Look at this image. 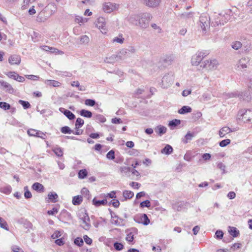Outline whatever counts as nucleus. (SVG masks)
I'll return each instance as SVG.
<instances>
[{
	"instance_id": "obj_26",
	"label": "nucleus",
	"mask_w": 252,
	"mask_h": 252,
	"mask_svg": "<svg viewBox=\"0 0 252 252\" xmlns=\"http://www.w3.org/2000/svg\"><path fill=\"white\" fill-rule=\"evenodd\" d=\"M141 222L145 225H148L150 223V220L145 214H143L140 216Z\"/></svg>"
},
{
	"instance_id": "obj_10",
	"label": "nucleus",
	"mask_w": 252,
	"mask_h": 252,
	"mask_svg": "<svg viewBox=\"0 0 252 252\" xmlns=\"http://www.w3.org/2000/svg\"><path fill=\"white\" fill-rule=\"evenodd\" d=\"M0 84L2 87L3 90L9 94H13L14 93V90L12 86L8 82L1 80L0 81Z\"/></svg>"
},
{
	"instance_id": "obj_39",
	"label": "nucleus",
	"mask_w": 252,
	"mask_h": 252,
	"mask_svg": "<svg viewBox=\"0 0 252 252\" xmlns=\"http://www.w3.org/2000/svg\"><path fill=\"white\" fill-rule=\"evenodd\" d=\"M88 172L86 169L80 170L78 172V176L79 179H82L86 177Z\"/></svg>"
},
{
	"instance_id": "obj_50",
	"label": "nucleus",
	"mask_w": 252,
	"mask_h": 252,
	"mask_svg": "<svg viewBox=\"0 0 252 252\" xmlns=\"http://www.w3.org/2000/svg\"><path fill=\"white\" fill-rule=\"evenodd\" d=\"M19 103L21 104L25 109L29 108L31 105L28 101L20 100Z\"/></svg>"
},
{
	"instance_id": "obj_63",
	"label": "nucleus",
	"mask_w": 252,
	"mask_h": 252,
	"mask_svg": "<svg viewBox=\"0 0 252 252\" xmlns=\"http://www.w3.org/2000/svg\"><path fill=\"white\" fill-rule=\"evenodd\" d=\"M50 52L55 53V54H63V51H60L58 49H57L55 48H53V47H51V49L50 50Z\"/></svg>"
},
{
	"instance_id": "obj_36",
	"label": "nucleus",
	"mask_w": 252,
	"mask_h": 252,
	"mask_svg": "<svg viewBox=\"0 0 252 252\" xmlns=\"http://www.w3.org/2000/svg\"><path fill=\"white\" fill-rule=\"evenodd\" d=\"M174 60V57L172 55H166L163 58V61L165 63H170Z\"/></svg>"
},
{
	"instance_id": "obj_8",
	"label": "nucleus",
	"mask_w": 252,
	"mask_h": 252,
	"mask_svg": "<svg viewBox=\"0 0 252 252\" xmlns=\"http://www.w3.org/2000/svg\"><path fill=\"white\" fill-rule=\"evenodd\" d=\"M119 7V4L110 2L104 3L102 6L103 11L108 13L118 9Z\"/></svg>"
},
{
	"instance_id": "obj_24",
	"label": "nucleus",
	"mask_w": 252,
	"mask_h": 252,
	"mask_svg": "<svg viewBox=\"0 0 252 252\" xmlns=\"http://www.w3.org/2000/svg\"><path fill=\"white\" fill-rule=\"evenodd\" d=\"M93 203L94 205L96 207L100 206L101 205H105L107 203V201L106 199H103L102 200H97L95 198H94L93 200Z\"/></svg>"
},
{
	"instance_id": "obj_18",
	"label": "nucleus",
	"mask_w": 252,
	"mask_h": 252,
	"mask_svg": "<svg viewBox=\"0 0 252 252\" xmlns=\"http://www.w3.org/2000/svg\"><path fill=\"white\" fill-rule=\"evenodd\" d=\"M125 40V38L123 37V35L121 33L119 34L118 36L114 37L112 40V42L113 43H117L119 44H122L124 43Z\"/></svg>"
},
{
	"instance_id": "obj_12",
	"label": "nucleus",
	"mask_w": 252,
	"mask_h": 252,
	"mask_svg": "<svg viewBox=\"0 0 252 252\" xmlns=\"http://www.w3.org/2000/svg\"><path fill=\"white\" fill-rule=\"evenodd\" d=\"M234 130H232L228 126H224L221 128L219 131V135L220 137H224L227 134H229Z\"/></svg>"
},
{
	"instance_id": "obj_15",
	"label": "nucleus",
	"mask_w": 252,
	"mask_h": 252,
	"mask_svg": "<svg viewBox=\"0 0 252 252\" xmlns=\"http://www.w3.org/2000/svg\"><path fill=\"white\" fill-rule=\"evenodd\" d=\"M118 60H125L129 57L128 51L126 49H123L116 55Z\"/></svg>"
},
{
	"instance_id": "obj_51",
	"label": "nucleus",
	"mask_w": 252,
	"mask_h": 252,
	"mask_svg": "<svg viewBox=\"0 0 252 252\" xmlns=\"http://www.w3.org/2000/svg\"><path fill=\"white\" fill-rule=\"evenodd\" d=\"M106 158L109 159L113 160L115 159V152L113 150L110 151L106 155Z\"/></svg>"
},
{
	"instance_id": "obj_41",
	"label": "nucleus",
	"mask_w": 252,
	"mask_h": 252,
	"mask_svg": "<svg viewBox=\"0 0 252 252\" xmlns=\"http://www.w3.org/2000/svg\"><path fill=\"white\" fill-rule=\"evenodd\" d=\"M44 13V12L43 11H41L39 13V14L37 17V18H36V20L38 22H44L47 19V18L43 17Z\"/></svg>"
},
{
	"instance_id": "obj_45",
	"label": "nucleus",
	"mask_w": 252,
	"mask_h": 252,
	"mask_svg": "<svg viewBox=\"0 0 252 252\" xmlns=\"http://www.w3.org/2000/svg\"><path fill=\"white\" fill-rule=\"evenodd\" d=\"M89 41V37L86 35H82L80 37V42L81 44H88Z\"/></svg>"
},
{
	"instance_id": "obj_11",
	"label": "nucleus",
	"mask_w": 252,
	"mask_h": 252,
	"mask_svg": "<svg viewBox=\"0 0 252 252\" xmlns=\"http://www.w3.org/2000/svg\"><path fill=\"white\" fill-rule=\"evenodd\" d=\"M95 25L100 30H105L106 20L102 17H99L95 22Z\"/></svg>"
},
{
	"instance_id": "obj_23",
	"label": "nucleus",
	"mask_w": 252,
	"mask_h": 252,
	"mask_svg": "<svg viewBox=\"0 0 252 252\" xmlns=\"http://www.w3.org/2000/svg\"><path fill=\"white\" fill-rule=\"evenodd\" d=\"M231 46L233 49L238 50L242 47L243 45L239 41H234L231 42Z\"/></svg>"
},
{
	"instance_id": "obj_29",
	"label": "nucleus",
	"mask_w": 252,
	"mask_h": 252,
	"mask_svg": "<svg viewBox=\"0 0 252 252\" xmlns=\"http://www.w3.org/2000/svg\"><path fill=\"white\" fill-rule=\"evenodd\" d=\"M228 232L232 236H237L239 234V230L235 227L229 226Z\"/></svg>"
},
{
	"instance_id": "obj_4",
	"label": "nucleus",
	"mask_w": 252,
	"mask_h": 252,
	"mask_svg": "<svg viewBox=\"0 0 252 252\" xmlns=\"http://www.w3.org/2000/svg\"><path fill=\"white\" fill-rule=\"evenodd\" d=\"M206 56V53L204 51H197L194 55H193L190 60V63L192 66H198L199 64H201V61Z\"/></svg>"
},
{
	"instance_id": "obj_30",
	"label": "nucleus",
	"mask_w": 252,
	"mask_h": 252,
	"mask_svg": "<svg viewBox=\"0 0 252 252\" xmlns=\"http://www.w3.org/2000/svg\"><path fill=\"white\" fill-rule=\"evenodd\" d=\"M191 108L188 106H184L178 111V113L181 114H184L187 113L191 112Z\"/></svg>"
},
{
	"instance_id": "obj_60",
	"label": "nucleus",
	"mask_w": 252,
	"mask_h": 252,
	"mask_svg": "<svg viewBox=\"0 0 252 252\" xmlns=\"http://www.w3.org/2000/svg\"><path fill=\"white\" fill-rule=\"evenodd\" d=\"M11 249L12 252H24L22 249L17 246H13Z\"/></svg>"
},
{
	"instance_id": "obj_35",
	"label": "nucleus",
	"mask_w": 252,
	"mask_h": 252,
	"mask_svg": "<svg viewBox=\"0 0 252 252\" xmlns=\"http://www.w3.org/2000/svg\"><path fill=\"white\" fill-rule=\"evenodd\" d=\"M223 16L221 15H219V17L216 19V21L214 23V26H219V25H223L224 23H226V21H223L222 19Z\"/></svg>"
},
{
	"instance_id": "obj_61",
	"label": "nucleus",
	"mask_w": 252,
	"mask_h": 252,
	"mask_svg": "<svg viewBox=\"0 0 252 252\" xmlns=\"http://www.w3.org/2000/svg\"><path fill=\"white\" fill-rule=\"evenodd\" d=\"M55 243L58 246H61L64 244V241L63 237H62L60 239H58L55 241Z\"/></svg>"
},
{
	"instance_id": "obj_27",
	"label": "nucleus",
	"mask_w": 252,
	"mask_h": 252,
	"mask_svg": "<svg viewBox=\"0 0 252 252\" xmlns=\"http://www.w3.org/2000/svg\"><path fill=\"white\" fill-rule=\"evenodd\" d=\"M123 195L126 200L131 199L133 197L134 193L131 191L125 190L123 192Z\"/></svg>"
},
{
	"instance_id": "obj_20",
	"label": "nucleus",
	"mask_w": 252,
	"mask_h": 252,
	"mask_svg": "<svg viewBox=\"0 0 252 252\" xmlns=\"http://www.w3.org/2000/svg\"><path fill=\"white\" fill-rule=\"evenodd\" d=\"M43 81L46 85L55 87H59L61 85L60 82L56 80H45Z\"/></svg>"
},
{
	"instance_id": "obj_55",
	"label": "nucleus",
	"mask_w": 252,
	"mask_h": 252,
	"mask_svg": "<svg viewBox=\"0 0 252 252\" xmlns=\"http://www.w3.org/2000/svg\"><path fill=\"white\" fill-rule=\"evenodd\" d=\"M0 107L4 110H8L10 109V105L5 102H0Z\"/></svg>"
},
{
	"instance_id": "obj_21",
	"label": "nucleus",
	"mask_w": 252,
	"mask_h": 252,
	"mask_svg": "<svg viewBox=\"0 0 252 252\" xmlns=\"http://www.w3.org/2000/svg\"><path fill=\"white\" fill-rule=\"evenodd\" d=\"M173 149L172 147L168 144H167L165 147L161 150V153L165 155H170L172 153Z\"/></svg>"
},
{
	"instance_id": "obj_5",
	"label": "nucleus",
	"mask_w": 252,
	"mask_h": 252,
	"mask_svg": "<svg viewBox=\"0 0 252 252\" xmlns=\"http://www.w3.org/2000/svg\"><path fill=\"white\" fill-rule=\"evenodd\" d=\"M239 115L240 116L239 119H241L244 122L252 123V110H241Z\"/></svg>"
},
{
	"instance_id": "obj_3",
	"label": "nucleus",
	"mask_w": 252,
	"mask_h": 252,
	"mask_svg": "<svg viewBox=\"0 0 252 252\" xmlns=\"http://www.w3.org/2000/svg\"><path fill=\"white\" fill-rule=\"evenodd\" d=\"M139 17L138 26L143 29L147 28L149 26V22L152 18L151 14L149 13H143L139 14Z\"/></svg>"
},
{
	"instance_id": "obj_42",
	"label": "nucleus",
	"mask_w": 252,
	"mask_h": 252,
	"mask_svg": "<svg viewBox=\"0 0 252 252\" xmlns=\"http://www.w3.org/2000/svg\"><path fill=\"white\" fill-rule=\"evenodd\" d=\"M53 151L58 157H62L63 155V149L60 147H56L53 150Z\"/></svg>"
},
{
	"instance_id": "obj_48",
	"label": "nucleus",
	"mask_w": 252,
	"mask_h": 252,
	"mask_svg": "<svg viewBox=\"0 0 252 252\" xmlns=\"http://www.w3.org/2000/svg\"><path fill=\"white\" fill-rule=\"evenodd\" d=\"M230 142H231V141L230 139H224V140L221 141L219 143V145H220V146L221 147H224L226 146L227 145H229L230 143Z\"/></svg>"
},
{
	"instance_id": "obj_22",
	"label": "nucleus",
	"mask_w": 252,
	"mask_h": 252,
	"mask_svg": "<svg viewBox=\"0 0 252 252\" xmlns=\"http://www.w3.org/2000/svg\"><path fill=\"white\" fill-rule=\"evenodd\" d=\"M32 188L33 189L39 191V192H43L44 191V187L43 186L39 183H35L32 186Z\"/></svg>"
},
{
	"instance_id": "obj_1",
	"label": "nucleus",
	"mask_w": 252,
	"mask_h": 252,
	"mask_svg": "<svg viewBox=\"0 0 252 252\" xmlns=\"http://www.w3.org/2000/svg\"><path fill=\"white\" fill-rule=\"evenodd\" d=\"M219 64L218 61L215 59L205 60L201 63L198 70L204 69L207 71L214 70L218 68Z\"/></svg>"
},
{
	"instance_id": "obj_56",
	"label": "nucleus",
	"mask_w": 252,
	"mask_h": 252,
	"mask_svg": "<svg viewBox=\"0 0 252 252\" xmlns=\"http://www.w3.org/2000/svg\"><path fill=\"white\" fill-rule=\"evenodd\" d=\"M95 102L93 99H87L85 101V104L86 105L93 106L95 105Z\"/></svg>"
},
{
	"instance_id": "obj_46",
	"label": "nucleus",
	"mask_w": 252,
	"mask_h": 252,
	"mask_svg": "<svg viewBox=\"0 0 252 252\" xmlns=\"http://www.w3.org/2000/svg\"><path fill=\"white\" fill-rule=\"evenodd\" d=\"M137 230L135 228H131L127 230V236H134L136 234Z\"/></svg>"
},
{
	"instance_id": "obj_2",
	"label": "nucleus",
	"mask_w": 252,
	"mask_h": 252,
	"mask_svg": "<svg viewBox=\"0 0 252 252\" xmlns=\"http://www.w3.org/2000/svg\"><path fill=\"white\" fill-rule=\"evenodd\" d=\"M78 216L81 220V225L86 230L91 226L90 218L85 209L80 210L78 212Z\"/></svg>"
},
{
	"instance_id": "obj_33",
	"label": "nucleus",
	"mask_w": 252,
	"mask_h": 252,
	"mask_svg": "<svg viewBox=\"0 0 252 252\" xmlns=\"http://www.w3.org/2000/svg\"><path fill=\"white\" fill-rule=\"evenodd\" d=\"M240 98L244 100L249 101L250 100L251 97L249 93L248 92H246L242 93V94L240 95Z\"/></svg>"
},
{
	"instance_id": "obj_49",
	"label": "nucleus",
	"mask_w": 252,
	"mask_h": 252,
	"mask_svg": "<svg viewBox=\"0 0 252 252\" xmlns=\"http://www.w3.org/2000/svg\"><path fill=\"white\" fill-rule=\"evenodd\" d=\"M24 196L27 199L31 198L32 196L31 192L29 190L28 187L26 186L24 187Z\"/></svg>"
},
{
	"instance_id": "obj_62",
	"label": "nucleus",
	"mask_w": 252,
	"mask_h": 252,
	"mask_svg": "<svg viewBox=\"0 0 252 252\" xmlns=\"http://www.w3.org/2000/svg\"><path fill=\"white\" fill-rule=\"evenodd\" d=\"M129 185L134 189H138L140 187L141 185L135 182H132L130 183Z\"/></svg>"
},
{
	"instance_id": "obj_40",
	"label": "nucleus",
	"mask_w": 252,
	"mask_h": 252,
	"mask_svg": "<svg viewBox=\"0 0 252 252\" xmlns=\"http://www.w3.org/2000/svg\"><path fill=\"white\" fill-rule=\"evenodd\" d=\"M88 19L85 18H83V17L79 16H76L75 17V22L78 24H80L81 23H84L87 22Z\"/></svg>"
},
{
	"instance_id": "obj_52",
	"label": "nucleus",
	"mask_w": 252,
	"mask_h": 252,
	"mask_svg": "<svg viewBox=\"0 0 252 252\" xmlns=\"http://www.w3.org/2000/svg\"><path fill=\"white\" fill-rule=\"evenodd\" d=\"M114 247L117 251H121L124 249V245L122 243L116 242L114 244Z\"/></svg>"
},
{
	"instance_id": "obj_34",
	"label": "nucleus",
	"mask_w": 252,
	"mask_h": 252,
	"mask_svg": "<svg viewBox=\"0 0 252 252\" xmlns=\"http://www.w3.org/2000/svg\"><path fill=\"white\" fill-rule=\"evenodd\" d=\"M193 134L190 131L188 132L187 134L185 135V138L182 140V141L184 143H188L189 141L191 140L193 137Z\"/></svg>"
},
{
	"instance_id": "obj_25",
	"label": "nucleus",
	"mask_w": 252,
	"mask_h": 252,
	"mask_svg": "<svg viewBox=\"0 0 252 252\" xmlns=\"http://www.w3.org/2000/svg\"><path fill=\"white\" fill-rule=\"evenodd\" d=\"M119 60L116 55H113L109 57H106L104 60V62L106 63H114L115 61H118Z\"/></svg>"
},
{
	"instance_id": "obj_53",
	"label": "nucleus",
	"mask_w": 252,
	"mask_h": 252,
	"mask_svg": "<svg viewBox=\"0 0 252 252\" xmlns=\"http://www.w3.org/2000/svg\"><path fill=\"white\" fill-rule=\"evenodd\" d=\"M74 244L78 246H81L83 245L84 242L82 237H76L74 241Z\"/></svg>"
},
{
	"instance_id": "obj_32",
	"label": "nucleus",
	"mask_w": 252,
	"mask_h": 252,
	"mask_svg": "<svg viewBox=\"0 0 252 252\" xmlns=\"http://www.w3.org/2000/svg\"><path fill=\"white\" fill-rule=\"evenodd\" d=\"M80 114L81 116L88 118H90L92 117V112L85 109L81 110L80 111Z\"/></svg>"
},
{
	"instance_id": "obj_9",
	"label": "nucleus",
	"mask_w": 252,
	"mask_h": 252,
	"mask_svg": "<svg viewBox=\"0 0 252 252\" xmlns=\"http://www.w3.org/2000/svg\"><path fill=\"white\" fill-rule=\"evenodd\" d=\"M249 61V58L247 57H243L240 59L236 64V69L240 70L246 68Z\"/></svg>"
},
{
	"instance_id": "obj_43",
	"label": "nucleus",
	"mask_w": 252,
	"mask_h": 252,
	"mask_svg": "<svg viewBox=\"0 0 252 252\" xmlns=\"http://www.w3.org/2000/svg\"><path fill=\"white\" fill-rule=\"evenodd\" d=\"M181 121L179 120L174 119L170 121L169 123V126L171 127H174L179 124H180Z\"/></svg>"
},
{
	"instance_id": "obj_19",
	"label": "nucleus",
	"mask_w": 252,
	"mask_h": 252,
	"mask_svg": "<svg viewBox=\"0 0 252 252\" xmlns=\"http://www.w3.org/2000/svg\"><path fill=\"white\" fill-rule=\"evenodd\" d=\"M139 15H131L128 17V21L131 23L138 26V22L139 21Z\"/></svg>"
},
{
	"instance_id": "obj_14",
	"label": "nucleus",
	"mask_w": 252,
	"mask_h": 252,
	"mask_svg": "<svg viewBox=\"0 0 252 252\" xmlns=\"http://www.w3.org/2000/svg\"><path fill=\"white\" fill-rule=\"evenodd\" d=\"M8 62L11 64H19L21 62L20 56L17 55H11L8 59Z\"/></svg>"
},
{
	"instance_id": "obj_57",
	"label": "nucleus",
	"mask_w": 252,
	"mask_h": 252,
	"mask_svg": "<svg viewBox=\"0 0 252 252\" xmlns=\"http://www.w3.org/2000/svg\"><path fill=\"white\" fill-rule=\"evenodd\" d=\"M46 8H48V9L50 8V9H51V11L50 13V15H52V14H54L56 12V6L54 4H49L46 7Z\"/></svg>"
},
{
	"instance_id": "obj_28",
	"label": "nucleus",
	"mask_w": 252,
	"mask_h": 252,
	"mask_svg": "<svg viewBox=\"0 0 252 252\" xmlns=\"http://www.w3.org/2000/svg\"><path fill=\"white\" fill-rule=\"evenodd\" d=\"M83 201L82 197L81 196L77 195L73 197L72 204L74 205H80Z\"/></svg>"
},
{
	"instance_id": "obj_47",
	"label": "nucleus",
	"mask_w": 252,
	"mask_h": 252,
	"mask_svg": "<svg viewBox=\"0 0 252 252\" xmlns=\"http://www.w3.org/2000/svg\"><path fill=\"white\" fill-rule=\"evenodd\" d=\"M0 226L5 230H8L7 222L1 217H0Z\"/></svg>"
},
{
	"instance_id": "obj_59",
	"label": "nucleus",
	"mask_w": 252,
	"mask_h": 252,
	"mask_svg": "<svg viewBox=\"0 0 252 252\" xmlns=\"http://www.w3.org/2000/svg\"><path fill=\"white\" fill-rule=\"evenodd\" d=\"M27 132L30 136L36 137L37 130L34 129H30L28 130Z\"/></svg>"
},
{
	"instance_id": "obj_13",
	"label": "nucleus",
	"mask_w": 252,
	"mask_h": 252,
	"mask_svg": "<svg viewBox=\"0 0 252 252\" xmlns=\"http://www.w3.org/2000/svg\"><path fill=\"white\" fill-rule=\"evenodd\" d=\"M144 3L147 6L155 7L158 6L160 2V0H143Z\"/></svg>"
},
{
	"instance_id": "obj_58",
	"label": "nucleus",
	"mask_w": 252,
	"mask_h": 252,
	"mask_svg": "<svg viewBox=\"0 0 252 252\" xmlns=\"http://www.w3.org/2000/svg\"><path fill=\"white\" fill-rule=\"evenodd\" d=\"M6 75L8 77H9L10 78H12L16 80V78L17 77L18 74L17 73H16L15 72L10 71V72H8L6 74Z\"/></svg>"
},
{
	"instance_id": "obj_54",
	"label": "nucleus",
	"mask_w": 252,
	"mask_h": 252,
	"mask_svg": "<svg viewBox=\"0 0 252 252\" xmlns=\"http://www.w3.org/2000/svg\"><path fill=\"white\" fill-rule=\"evenodd\" d=\"M151 206V203L149 200H147L140 203V206L141 208L147 207L149 208Z\"/></svg>"
},
{
	"instance_id": "obj_7",
	"label": "nucleus",
	"mask_w": 252,
	"mask_h": 252,
	"mask_svg": "<svg viewBox=\"0 0 252 252\" xmlns=\"http://www.w3.org/2000/svg\"><path fill=\"white\" fill-rule=\"evenodd\" d=\"M173 77L171 74L165 75L162 79L161 86L164 88H167L173 83Z\"/></svg>"
},
{
	"instance_id": "obj_6",
	"label": "nucleus",
	"mask_w": 252,
	"mask_h": 252,
	"mask_svg": "<svg viewBox=\"0 0 252 252\" xmlns=\"http://www.w3.org/2000/svg\"><path fill=\"white\" fill-rule=\"evenodd\" d=\"M210 19L209 17L206 15H203L199 18V26L203 31H206L210 27Z\"/></svg>"
},
{
	"instance_id": "obj_31",
	"label": "nucleus",
	"mask_w": 252,
	"mask_h": 252,
	"mask_svg": "<svg viewBox=\"0 0 252 252\" xmlns=\"http://www.w3.org/2000/svg\"><path fill=\"white\" fill-rule=\"evenodd\" d=\"M167 128L165 126H159L155 128L156 132L158 133L160 135L164 134L166 132Z\"/></svg>"
},
{
	"instance_id": "obj_16",
	"label": "nucleus",
	"mask_w": 252,
	"mask_h": 252,
	"mask_svg": "<svg viewBox=\"0 0 252 252\" xmlns=\"http://www.w3.org/2000/svg\"><path fill=\"white\" fill-rule=\"evenodd\" d=\"M59 110L70 120H73L75 117L74 114L68 110L65 109L63 108H60Z\"/></svg>"
},
{
	"instance_id": "obj_38",
	"label": "nucleus",
	"mask_w": 252,
	"mask_h": 252,
	"mask_svg": "<svg viewBox=\"0 0 252 252\" xmlns=\"http://www.w3.org/2000/svg\"><path fill=\"white\" fill-rule=\"evenodd\" d=\"M61 131L63 134H70L73 132V131L67 126H64L61 128Z\"/></svg>"
},
{
	"instance_id": "obj_64",
	"label": "nucleus",
	"mask_w": 252,
	"mask_h": 252,
	"mask_svg": "<svg viewBox=\"0 0 252 252\" xmlns=\"http://www.w3.org/2000/svg\"><path fill=\"white\" fill-rule=\"evenodd\" d=\"M58 212V210L56 208H53L52 210H49L47 212V213L49 215H54L55 214H57Z\"/></svg>"
},
{
	"instance_id": "obj_17",
	"label": "nucleus",
	"mask_w": 252,
	"mask_h": 252,
	"mask_svg": "<svg viewBox=\"0 0 252 252\" xmlns=\"http://www.w3.org/2000/svg\"><path fill=\"white\" fill-rule=\"evenodd\" d=\"M58 195L54 192H50L48 195V199L47 201L48 202L55 203L58 201Z\"/></svg>"
},
{
	"instance_id": "obj_37",
	"label": "nucleus",
	"mask_w": 252,
	"mask_h": 252,
	"mask_svg": "<svg viewBox=\"0 0 252 252\" xmlns=\"http://www.w3.org/2000/svg\"><path fill=\"white\" fill-rule=\"evenodd\" d=\"M84 123V121L82 119L78 118L75 123V129H79L80 127H82Z\"/></svg>"
},
{
	"instance_id": "obj_44",
	"label": "nucleus",
	"mask_w": 252,
	"mask_h": 252,
	"mask_svg": "<svg viewBox=\"0 0 252 252\" xmlns=\"http://www.w3.org/2000/svg\"><path fill=\"white\" fill-rule=\"evenodd\" d=\"M120 171L122 173H129L131 171V168L128 166H122L120 168Z\"/></svg>"
}]
</instances>
